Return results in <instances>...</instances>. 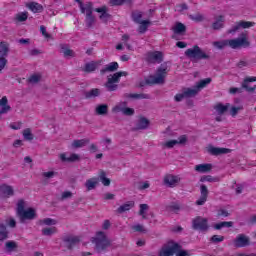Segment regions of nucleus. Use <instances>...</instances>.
<instances>
[{"label": "nucleus", "instance_id": "nucleus-38", "mask_svg": "<svg viewBox=\"0 0 256 256\" xmlns=\"http://www.w3.org/2000/svg\"><path fill=\"white\" fill-rule=\"evenodd\" d=\"M96 115H107L109 113V105L107 104H100L95 109Z\"/></svg>", "mask_w": 256, "mask_h": 256}, {"label": "nucleus", "instance_id": "nucleus-53", "mask_svg": "<svg viewBox=\"0 0 256 256\" xmlns=\"http://www.w3.org/2000/svg\"><path fill=\"white\" fill-rule=\"evenodd\" d=\"M133 231H136L137 233H147V229L143 227L141 224H137L132 226Z\"/></svg>", "mask_w": 256, "mask_h": 256}, {"label": "nucleus", "instance_id": "nucleus-59", "mask_svg": "<svg viewBox=\"0 0 256 256\" xmlns=\"http://www.w3.org/2000/svg\"><path fill=\"white\" fill-rule=\"evenodd\" d=\"M73 197V193L71 191H65L62 193L60 201H65V199H71Z\"/></svg>", "mask_w": 256, "mask_h": 256}, {"label": "nucleus", "instance_id": "nucleus-43", "mask_svg": "<svg viewBox=\"0 0 256 256\" xmlns=\"http://www.w3.org/2000/svg\"><path fill=\"white\" fill-rule=\"evenodd\" d=\"M201 183H205V181H208V183H217L219 182V178L213 177L211 175L202 176L200 178Z\"/></svg>", "mask_w": 256, "mask_h": 256}, {"label": "nucleus", "instance_id": "nucleus-33", "mask_svg": "<svg viewBox=\"0 0 256 256\" xmlns=\"http://www.w3.org/2000/svg\"><path fill=\"white\" fill-rule=\"evenodd\" d=\"M9 43L2 41L0 42V57H8L9 56Z\"/></svg>", "mask_w": 256, "mask_h": 256}, {"label": "nucleus", "instance_id": "nucleus-36", "mask_svg": "<svg viewBox=\"0 0 256 256\" xmlns=\"http://www.w3.org/2000/svg\"><path fill=\"white\" fill-rule=\"evenodd\" d=\"M61 53H63L64 57H75V52L69 49V46L66 44L60 45Z\"/></svg>", "mask_w": 256, "mask_h": 256}, {"label": "nucleus", "instance_id": "nucleus-18", "mask_svg": "<svg viewBox=\"0 0 256 256\" xmlns=\"http://www.w3.org/2000/svg\"><path fill=\"white\" fill-rule=\"evenodd\" d=\"M119 69V63L111 62L107 64L104 68L100 70L101 75H105V73H115Z\"/></svg>", "mask_w": 256, "mask_h": 256}, {"label": "nucleus", "instance_id": "nucleus-58", "mask_svg": "<svg viewBox=\"0 0 256 256\" xmlns=\"http://www.w3.org/2000/svg\"><path fill=\"white\" fill-rule=\"evenodd\" d=\"M175 145H179V141L177 140H170L164 144V147H167V149H173Z\"/></svg>", "mask_w": 256, "mask_h": 256}, {"label": "nucleus", "instance_id": "nucleus-14", "mask_svg": "<svg viewBox=\"0 0 256 256\" xmlns=\"http://www.w3.org/2000/svg\"><path fill=\"white\" fill-rule=\"evenodd\" d=\"M181 181L179 176L168 174L164 177V183L167 187H177V184Z\"/></svg>", "mask_w": 256, "mask_h": 256}, {"label": "nucleus", "instance_id": "nucleus-54", "mask_svg": "<svg viewBox=\"0 0 256 256\" xmlns=\"http://www.w3.org/2000/svg\"><path fill=\"white\" fill-rule=\"evenodd\" d=\"M239 111H243V106H238V107L232 106L230 109V115L232 117H236V115H237V113H239Z\"/></svg>", "mask_w": 256, "mask_h": 256}, {"label": "nucleus", "instance_id": "nucleus-52", "mask_svg": "<svg viewBox=\"0 0 256 256\" xmlns=\"http://www.w3.org/2000/svg\"><path fill=\"white\" fill-rule=\"evenodd\" d=\"M189 19L192 21H195L196 23H201V21H204V17L201 14H196V15H189Z\"/></svg>", "mask_w": 256, "mask_h": 256}, {"label": "nucleus", "instance_id": "nucleus-46", "mask_svg": "<svg viewBox=\"0 0 256 256\" xmlns=\"http://www.w3.org/2000/svg\"><path fill=\"white\" fill-rule=\"evenodd\" d=\"M181 210V206L179 204L172 202L170 205L166 206V211H173L174 213H177V211Z\"/></svg>", "mask_w": 256, "mask_h": 256}, {"label": "nucleus", "instance_id": "nucleus-19", "mask_svg": "<svg viewBox=\"0 0 256 256\" xmlns=\"http://www.w3.org/2000/svg\"><path fill=\"white\" fill-rule=\"evenodd\" d=\"M223 27H225V16L219 15L215 18V21L212 24V29L214 31H219L220 29H223Z\"/></svg>", "mask_w": 256, "mask_h": 256}, {"label": "nucleus", "instance_id": "nucleus-27", "mask_svg": "<svg viewBox=\"0 0 256 256\" xmlns=\"http://www.w3.org/2000/svg\"><path fill=\"white\" fill-rule=\"evenodd\" d=\"M60 159L63 162H68V163H75L76 161H81V157L79 154H71L70 157H67L65 154L60 155Z\"/></svg>", "mask_w": 256, "mask_h": 256}, {"label": "nucleus", "instance_id": "nucleus-34", "mask_svg": "<svg viewBox=\"0 0 256 256\" xmlns=\"http://www.w3.org/2000/svg\"><path fill=\"white\" fill-rule=\"evenodd\" d=\"M7 239H9V230L5 224L0 223V241H7Z\"/></svg>", "mask_w": 256, "mask_h": 256}, {"label": "nucleus", "instance_id": "nucleus-1", "mask_svg": "<svg viewBox=\"0 0 256 256\" xmlns=\"http://www.w3.org/2000/svg\"><path fill=\"white\" fill-rule=\"evenodd\" d=\"M167 73H169V66L167 62H164L156 69L155 75H150L145 79V82H140L139 87H145V85H165Z\"/></svg>", "mask_w": 256, "mask_h": 256}, {"label": "nucleus", "instance_id": "nucleus-30", "mask_svg": "<svg viewBox=\"0 0 256 256\" xmlns=\"http://www.w3.org/2000/svg\"><path fill=\"white\" fill-rule=\"evenodd\" d=\"M213 169V164H199L195 166L198 173H209Z\"/></svg>", "mask_w": 256, "mask_h": 256}, {"label": "nucleus", "instance_id": "nucleus-25", "mask_svg": "<svg viewBox=\"0 0 256 256\" xmlns=\"http://www.w3.org/2000/svg\"><path fill=\"white\" fill-rule=\"evenodd\" d=\"M183 91L184 95L186 96V99H191L199 95V90L196 85L193 88H184Z\"/></svg>", "mask_w": 256, "mask_h": 256}, {"label": "nucleus", "instance_id": "nucleus-50", "mask_svg": "<svg viewBox=\"0 0 256 256\" xmlns=\"http://www.w3.org/2000/svg\"><path fill=\"white\" fill-rule=\"evenodd\" d=\"M6 249L7 251L11 252V251H15V249H17V242L15 241H8L6 242Z\"/></svg>", "mask_w": 256, "mask_h": 256}, {"label": "nucleus", "instance_id": "nucleus-22", "mask_svg": "<svg viewBox=\"0 0 256 256\" xmlns=\"http://www.w3.org/2000/svg\"><path fill=\"white\" fill-rule=\"evenodd\" d=\"M9 100L7 99V96L2 97V99H0V107H2V109L0 110V115H5V113H9V111H11V106L8 105Z\"/></svg>", "mask_w": 256, "mask_h": 256}, {"label": "nucleus", "instance_id": "nucleus-48", "mask_svg": "<svg viewBox=\"0 0 256 256\" xmlns=\"http://www.w3.org/2000/svg\"><path fill=\"white\" fill-rule=\"evenodd\" d=\"M123 3H131V0H110V5L112 7H119L123 5Z\"/></svg>", "mask_w": 256, "mask_h": 256}, {"label": "nucleus", "instance_id": "nucleus-28", "mask_svg": "<svg viewBox=\"0 0 256 256\" xmlns=\"http://www.w3.org/2000/svg\"><path fill=\"white\" fill-rule=\"evenodd\" d=\"M124 99H151L149 94H133V93H125L123 95Z\"/></svg>", "mask_w": 256, "mask_h": 256}, {"label": "nucleus", "instance_id": "nucleus-29", "mask_svg": "<svg viewBox=\"0 0 256 256\" xmlns=\"http://www.w3.org/2000/svg\"><path fill=\"white\" fill-rule=\"evenodd\" d=\"M101 95V90L98 88L91 89L90 91H84L85 99H95Z\"/></svg>", "mask_w": 256, "mask_h": 256}, {"label": "nucleus", "instance_id": "nucleus-10", "mask_svg": "<svg viewBox=\"0 0 256 256\" xmlns=\"http://www.w3.org/2000/svg\"><path fill=\"white\" fill-rule=\"evenodd\" d=\"M233 245L236 249H241L243 247H249L251 245V238L245 234H238L233 240Z\"/></svg>", "mask_w": 256, "mask_h": 256}, {"label": "nucleus", "instance_id": "nucleus-56", "mask_svg": "<svg viewBox=\"0 0 256 256\" xmlns=\"http://www.w3.org/2000/svg\"><path fill=\"white\" fill-rule=\"evenodd\" d=\"M225 240V237L224 236H219V235H213L211 238H210V241L212 243H221L222 241Z\"/></svg>", "mask_w": 256, "mask_h": 256}, {"label": "nucleus", "instance_id": "nucleus-40", "mask_svg": "<svg viewBox=\"0 0 256 256\" xmlns=\"http://www.w3.org/2000/svg\"><path fill=\"white\" fill-rule=\"evenodd\" d=\"M99 179L104 187H109V185H111V179L107 178V173L103 170L100 171Z\"/></svg>", "mask_w": 256, "mask_h": 256}, {"label": "nucleus", "instance_id": "nucleus-63", "mask_svg": "<svg viewBox=\"0 0 256 256\" xmlns=\"http://www.w3.org/2000/svg\"><path fill=\"white\" fill-rule=\"evenodd\" d=\"M42 223H44V225H57V220L52 218H46L42 220Z\"/></svg>", "mask_w": 256, "mask_h": 256}, {"label": "nucleus", "instance_id": "nucleus-15", "mask_svg": "<svg viewBox=\"0 0 256 256\" xmlns=\"http://www.w3.org/2000/svg\"><path fill=\"white\" fill-rule=\"evenodd\" d=\"M256 81V77H247L242 82V89H245L248 93H253L256 89V85L250 86L249 83H253Z\"/></svg>", "mask_w": 256, "mask_h": 256}, {"label": "nucleus", "instance_id": "nucleus-42", "mask_svg": "<svg viewBox=\"0 0 256 256\" xmlns=\"http://www.w3.org/2000/svg\"><path fill=\"white\" fill-rule=\"evenodd\" d=\"M211 81H212L211 78H205V79L197 82L196 87H197L198 91H201V89H205V86L209 85V83H211Z\"/></svg>", "mask_w": 256, "mask_h": 256}, {"label": "nucleus", "instance_id": "nucleus-20", "mask_svg": "<svg viewBox=\"0 0 256 256\" xmlns=\"http://www.w3.org/2000/svg\"><path fill=\"white\" fill-rule=\"evenodd\" d=\"M0 193L1 195H4V197H13L15 195L13 187L7 184H2L0 186Z\"/></svg>", "mask_w": 256, "mask_h": 256}, {"label": "nucleus", "instance_id": "nucleus-23", "mask_svg": "<svg viewBox=\"0 0 256 256\" xmlns=\"http://www.w3.org/2000/svg\"><path fill=\"white\" fill-rule=\"evenodd\" d=\"M175 35H185L187 33V26L181 22H176L175 26L172 28Z\"/></svg>", "mask_w": 256, "mask_h": 256}, {"label": "nucleus", "instance_id": "nucleus-47", "mask_svg": "<svg viewBox=\"0 0 256 256\" xmlns=\"http://www.w3.org/2000/svg\"><path fill=\"white\" fill-rule=\"evenodd\" d=\"M54 233H57L56 227L42 229V235H45L46 237H51Z\"/></svg>", "mask_w": 256, "mask_h": 256}, {"label": "nucleus", "instance_id": "nucleus-45", "mask_svg": "<svg viewBox=\"0 0 256 256\" xmlns=\"http://www.w3.org/2000/svg\"><path fill=\"white\" fill-rule=\"evenodd\" d=\"M223 227H233V222L230 221V222H220V223H217L214 225V229H216L217 231L223 229Z\"/></svg>", "mask_w": 256, "mask_h": 256}, {"label": "nucleus", "instance_id": "nucleus-4", "mask_svg": "<svg viewBox=\"0 0 256 256\" xmlns=\"http://www.w3.org/2000/svg\"><path fill=\"white\" fill-rule=\"evenodd\" d=\"M183 246L179 243L171 240L168 242L167 246H163L160 250L158 256H173L176 253V256H191L187 250H182Z\"/></svg>", "mask_w": 256, "mask_h": 256}, {"label": "nucleus", "instance_id": "nucleus-32", "mask_svg": "<svg viewBox=\"0 0 256 256\" xmlns=\"http://www.w3.org/2000/svg\"><path fill=\"white\" fill-rule=\"evenodd\" d=\"M231 107V104L226 103L223 105L222 103L217 104L214 109L217 111L218 115H225L227 111H229V108Z\"/></svg>", "mask_w": 256, "mask_h": 256}, {"label": "nucleus", "instance_id": "nucleus-7", "mask_svg": "<svg viewBox=\"0 0 256 256\" xmlns=\"http://www.w3.org/2000/svg\"><path fill=\"white\" fill-rule=\"evenodd\" d=\"M92 243H95L98 253L105 251L107 247L111 246V241L107 239V235L103 231L97 232V237L92 240Z\"/></svg>", "mask_w": 256, "mask_h": 256}, {"label": "nucleus", "instance_id": "nucleus-21", "mask_svg": "<svg viewBox=\"0 0 256 256\" xmlns=\"http://www.w3.org/2000/svg\"><path fill=\"white\" fill-rule=\"evenodd\" d=\"M208 153H210V155H227V153H231V149L229 148H217V147H210L208 149Z\"/></svg>", "mask_w": 256, "mask_h": 256}, {"label": "nucleus", "instance_id": "nucleus-60", "mask_svg": "<svg viewBox=\"0 0 256 256\" xmlns=\"http://www.w3.org/2000/svg\"><path fill=\"white\" fill-rule=\"evenodd\" d=\"M229 215H231L229 213V211L225 210V209H219L217 212V217H229Z\"/></svg>", "mask_w": 256, "mask_h": 256}, {"label": "nucleus", "instance_id": "nucleus-35", "mask_svg": "<svg viewBox=\"0 0 256 256\" xmlns=\"http://www.w3.org/2000/svg\"><path fill=\"white\" fill-rule=\"evenodd\" d=\"M131 19L134 21V23H141L143 22V20H141L143 19V13L139 10H133L131 12Z\"/></svg>", "mask_w": 256, "mask_h": 256}, {"label": "nucleus", "instance_id": "nucleus-2", "mask_svg": "<svg viewBox=\"0 0 256 256\" xmlns=\"http://www.w3.org/2000/svg\"><path fill=\"white\" fill-rule=\"evenodd\" d=\"M213 45L216 47V49L220 50L225 49V47H231V49H241V47H249L251 42L247 40V33L242 32L240 37L236 39L215 41L213 42Z\"/></svg>", "mask_w": 256, "mask_h": 256}, {"label": "nucleus", "instance_id": "nucleus-31", "mask_svg": "<svg viewBox=\"0 0 256 256\" xmlns=\"http://www.w3.org/2000/svg\"><path fill=\"white\" fill-rule=\"evenodd\" d=\"M98 66L99 63L91 61L85 64L84 68H82V71H84V73H93V71H95Z\"/></svg>", "mask_w": 256, "mask_h": 256}, {"label": "nucleus", "instance_id": "nucleus-12", "mask_svg": "<svg viewBox=\"0 0 256 256\" xmlns=\"http://www.w3.org/2000/svg\"><path fill=\"white\" fill-rule=\"evenodd\" d=\"M63 242L66 248L73 249L75 245L81 242V238L79 236H65Z\"/></svg>", "mask_w": 256, "mask_h": 256}, {"label": "nucleus", "instance_id": "nucleus-11", "mask_svg": "<svg viewBox=\"0 0 256 256\" xmlns=\"http://www.w3.org/2000/svg\"><path fill=\"white\" fill-rule=\"evenodd\" d=\"M146 63L155 65V63H163V52L161 51H149L146 53Z\"/></svg>", "mask_w": 256, "mask_h": 256}, {"label": "nucleus", "instance_id": "nucleus-26", "mask_svg": "<svg viewBox=\"0 0 256 256\" xmlns=\"http://www.w3.org/2000/svg\"><path fill=\"white\" fill-rule=\"evenodd\" d=\"M91 140L89 138H84L80 140H74L71 144L72 149H81V147H85V145H89Z\"/></svg>", "mask_w": 256, "mask_h": 256}, {"label": "nucleus", "instance_id": "nucleus-41", "mask_svg": "<svg viewBox=\"0 0 256 256\" xmlns=\"http://www.w3.org/2000/svg\"><path fill=\"white\" fill-rule=\"evenodd\" d=\"M99 182H97L96 178L88 179L85 183V187L87 188V191H93L97 187Z\"/></svg>", "mask_w": 256, "mask_h": 256}, {"label": "nucleus", "instance_id": "nucleus-62", "mask_svg": "<svg viewBox=\"0 0 256 256\" xmlns=\"http://www.w3.org/2000/svg\"><path fill=\"white\" fill-rule=\"evenodd\" d=\"M239 29H241V24H240V22H237L234 26H232V28L230 30H228V33H230V34L237 33V31H239Z\"/></svg>", "mask_w": 256, "mask_h": 256}, {"label": "nucleus", "instance_id": "nucleus-37", "mask_svg": "<svg viewBox=\"0 0 256 256\" xmlns=\"http://www.w3.org/2000/svg\"><path fill=\"white\" fill-rule=\"evenodd\" d=\"M138 33L143 35V33L147 32V29H149V25H151V21L149 20H143L142 22L138 23Z\"/></svg>", "mask_w": 256, "mask_h": 256}, {"label": "nucleus", "instance_id": "nucleus-16", "mask_svg": "<svg viewBox=\"0 0 256 256\" xmlns=\"http://www.w3.org/2000/svg\"><path fill=\"white\" fill-rule=\"evenodd\" d=\"M150 121L149 119L145 118V117H140V119L138 120L136 127L133 128V131H143L145 129L149 128L150 125Z\"/></svg>", "mask_w": 256, "mask_h": 256}, {"label": "nucleus", "instance_id": "nucleus-64", "mask_svg": "<svg viewBox=\"0 0 256 256\" xmlns=\"http://www.w3.org/2000/svg\"><path fill=\"white\" fill-rule=\"evenodd\" d=\"M7 66V58L0 56V72Z\"/></svg>", "mask_w": 256, "mask_h": 256}, {"label": "nucleus", "instance_id": "nucleus-6", "mask_svg": "<svg viewBox=\"0 0 256 256\" xmlns=\"http://www.w3.org/2000/svg\"><path fill=\"white\" fill-rule=\"evenodd\" d=\"M129 73L122 71V72H116L113 75L108 76V79L106 83L104 84V87H106V91L113 92L117 91L119 89V81H121L122 77H127Z\"/></svg>", "mask_w": 256, "mask_h": 256}, {"label": "nucleus", "instance_id": "nucleus-3", "mask_svg": "<svg viewBox=\"0 0 256 256\" xmlns=\"http://www.w3.org/2000/svg\"><path fill=\"white\" fill-rule=\"evenodd\" d=\"M27 203L23 199H19L16 204V217H18L20 223H25V221H33L37 218V212L35 208H27Z\"/></svg>", "mask_w": 256, "mask_h": 256}, {"label": "nucleus", "instance_id": "nucleus-61", "mask_svg": "<svg viewBox=\"0 0 256 256\" xmlns=\"http://www.w3.org/2000/svg\"><path fill=\"white\" fill-rule=\"evenodd\" d=\"M27 17H28L27 13L22 12V13L17 14L16 19H17V21H20L22 23L23 21H27Z\"/></svg>", "mask_w": 256, "mask_h": 256}, {"label": "nucleus", "instance_id": "nucleus-9", "mask_svg": "<svg viewBox=\"0 0 256 256\" xmlns=\"http://www.w3.org/2000/svg\"><path fill=\"white\" fill-rule=\"evenodd\" d=\"M86 13V27L91 29L95 25V16H93V2H86L85 4Z\"/></svg>", "mask_w": 256, "mask_h": 256}, {"label": "nucleus", "instance_id": "nucleus-55", "mask_svg": "<svg viewBox=\"0 0 256 256\" xmlns=\"http://www.w3.org/2000/svg\"><path fill=\"white\" fill-rule=\"evenodd\" d=\"M41 81V75L33 74L32 76L29 77L28 83H39Z\"/></svg>", "mask_w": 256, "mask_h": 256}, {"label": "nucleus", "instance_id": "nucleus-24", "mask_svg": "<svg viewBox=\"0 0 256 256\" xmlns=\"http://www.w3.org/2000/svg\"><path fill=\"white\" fill-rule=\"evenodd\" d=\"M135 207V201H128L127 203L121 205L117 208L116 213H119L120 215L125 213L126 211H131Z\"/></svg>", "mask_w": 256, "mask_h": 256}, {"label": "nucleus", "instance_id": "nucleus-5", "mask_svg": "<svg viewBox=\"0 0 256 256\" xmlns=\"http://www.w3.org/2000/svg\"><path fill=\"white\" fill-rule=\"evenodd\" d=\"M185 57L190 59L192 63H199V61H209L211 56L207 54L199 45H194L192 48H189L184 53Z\"/></svg>", "mask_w": 256, "mask_h": 256}, {"label": "nucleus", "instance_id": "nucleus-51", "mask_svg": "<svg viewBox=\"0 0 256 256\" xmlns=\"http://www.w3.org/2000/svg\"><path fill=\"white\" fill-rule=\"evenodd\" d=\"M122 114L126 117H133V115H135V109L126 106V108H124L122 111Z\"/></svg>", "mask_w": 256, "mask_h": 256}, {"label": "nucleus", "instance_id": "nucleus-8", "mask_svg": "<svg viewBox=\"0 0 256 256\" xmlns=\"http://www.w3.org/2000/svg\"><path fill=\"white\" fill-rule=\"evenodd\" d=\"M192 229L194 231H201V233H207L209 231V219L197 216L192 220Z\"/></svg>", "mask_w": 256, "mask_h": 256}, {"label": "nucleus", "instance_id": "nucleus-44", "mask_svg": "<svg viewBox=\"0 0 256 256\" xmlns=\"http://www.w3.org/2000/svg\"><path fill=\"white\" fill-rule=\"evenodd\" d=\"M127 108V102H120V103H118L113 109H112V111H114V113H122V111L124 110V109H126Z\"/></svg>", "mask_w": 256, "mask_h": 256}, {"label": "nucleus", "instance_id": "nucleus-13", "mask_svg": "<svg viewBox=\"0 0 256 256\" xmlns=\"http://www.w3.org/2000/svg\"><path fill=\"white\" fill-rule=\"evenodd\" d=\"M200 194L199 199L196 201V205H205V203H207V197H209V189H207L205 184L200 186Z\"/></svg>", "mask_w": 256, "mask_h": 256}, {"label": "nucleus", "instance_id": "nucleus-49", "mask_svg": "<svg viewBox=\"0 0 256 256\" xmlns=\"http://www.w3.org/2000/svg\"><path fill=\"white\" fill-rule=\"evenodd\" d=\"M23 137L26 141H33V133H31V130L29 128H26L23 131Z\"/></svg>", "mask_w": 256, "mask_h": 256}, {"label": "nucleus", "instance_id": "nucleus-57", "mask_svg": "<svg viewBox=\"0 0 256 256\" xmlns=\"http://www.w3.org/2000/svg\"><path fill=\"white\" fill-rule=\"evenodd\" d=\"M239 23L242 29H249V27H253L255 25V22L240 21Z\"/></svg>", "mask_w": 256, "mask_h": 256}, {"label": "nucleus", "instance_id": "nucleus-39", "mask_svg": "<svg viewBox=\"0 0 256 256\" xmlns=\"http://www.w3.org/2000/svg\"><path fill=\"white\" fill-rule=\"evenodd\" d=\"M28 9H30L33 13H41L43 12V6L37 2H31L28 4Z\"/></svg>", "mask_w": 256, "mask_h": 256}, {"label": "nucleus", "instance_id": "nucleus-17", "mask_svg": "<svg viewBox=\"0 0 256 256\" xmlns=\"http://www.w3.org/2000/svg\"><path fill=\"white\" fill-rule=\"evenodd\" d=\"M96 13H101L99 18L102 20V23H107L111 19V14L107 13V6H102L95 9Z\"/></svg>", "mask_w": 256, "mask_h": 256}]
</instances>
